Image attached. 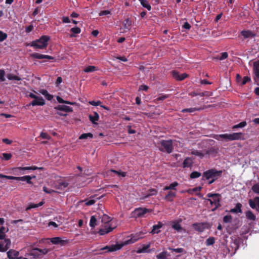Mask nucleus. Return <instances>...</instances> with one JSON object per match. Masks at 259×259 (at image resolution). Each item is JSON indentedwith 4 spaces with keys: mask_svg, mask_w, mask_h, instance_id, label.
Listing matches in <instances>:
<instances>
[{
    "mask_svg": "<svg viewBox=\"0 0 259 259\" xmlns=\"http://www.w3.org/2000/svg\"><path fill=\"white\" fill-rule=\"evenodd\" d=\"M71 32L75 34H78L80 32L81 30L79 27H75L72 28L70 30Z\"/></svg>",
    "mask_w": 259,
    "mask_h": 259,
    "instance_id": "55",
    "label": "nucleus"
},
{
    "mask_svg": "<svg viewBox=\"0 0 259 259\" xmlns=\"http://www.w3.org/2000/svg\"><path fill=\"white\" fill-rule=\"evenodd\" d=\"M251 189L254 193L259 194V183L253 185Z\"/></svg>",
    "mask_w": 259,
    "mask_h": 259,
    "instance_id": "49",
    "label": "nucleus"
},
{
    "mask_svg": "<svg viewBox=\"0 0 259 259\" xmlns=\"http://www.w3.org/2000/svg\"><path fill=\"white\" fill-rule=\"evenodd\" d=\"M8 231V229L4 227H2L0 228V239L3 240L5 237V233Z\"/></svg>",
    "mask_w": 259,
    "mask_h": 259,
    "instance_id": "36",
    "label": "nucleus"
},
{
    "mask_svg": "<svg viewBox=\"0 0 259 259\" xmlns=\"http://www.w3.org/2000/svg\"><path fill=\"white\" fill-rule=\"evenodd\" d=\"M0 178H5L9 180H15L18 181V177L6 176L3 174H0Z\"/></svg>",
    "mask_w": 259,
    "mask_h": 259,
    "instance_id": "48",
    "label": "nucleus"
},
{
    "mask_svg": "<svg viewBox=\"0 0 259 259\" xmlns=\"http://www.w3.org/2000/svg\"><path fill=\"white\" fill-rule=\"evenodd\" d=\"M40 136L41 138L44 139L49 140L50 138V136L46 133L41 132Z\"/></svg>",
    "mask_w": 259,
    "mask_h": 259,
    "instance_id": "62",
    "label": "nucleus"
},
{
    "mask_svg": "<svg viewBox=\"0 0 259 259\" xmlns=\"http://www.w3.org/2000/svg\"><path fill=\"white\" fill-rule=\"evenodd\" d=\"M169 96L168 95H160L159 97L157 98V101H163L166 98H168Z\"/></svg>",
    "mask_w": 259,
    "mask_h": 259,
    "instance_id": "60",
    "label": "nucleus"
},
{
    "mask_svg": "<svg viewBox=\"0 0 259 259\" xmlns=\"http://www.w3.org/2000/svg\"><path fill=\"white\" fill-rule=\"evenodd\" d=\"M113 228L111 226H109L108 225H106L104 228H102L99 230V233L100 235H104L113 230Z\"/></svg>",
    "mask_w": 259,
    "mask_h": 259,
    "instance_id": "21",
    "label": "nucleus"
},
{
    "mask_svg": "<svg viewBox=\"0 0 259 259\" xmlns=\"http://www.w3.org/2000/svg\"><path fill=\"white\" fill-rule=\"evenodd\" d=\"M172 227L173 229L177 231H180L182 230V227L178 223L173 224Z\"/></svg>",
    "mask_w": 259,
    "mask_h": 259,
    "instance_id": "54",
    "label": "nucleus"
},
{
    "mask_svg": "<svg viewBox=\"0 0 259 259\" xmlns=\"http://www.w3.org/2000/svg\"><path fill=\"white\" fill-rule=\"evenodd\" d=\"M55 109L65 112H72L73 111V109L71 107L64 105H58L55 107Z\"/></svg>",
    "mask_w": 259,
    "mask_h": 259,
    "instance_id": "19",
    "label": "nucleus"
},
{
    "mask_svg": "<svg viewBox=\"0 0 259 259\" xmlns=\"http://www.w3.org/2000/svg\"><path fill=\"white\" fill-rule=\"evenodd\" d=\"M88 138H93V135L92 133H84L81 134L79 137V139L80 140L82 139H87Z\"/></svg>",
    "mask_w": 259,
    "mask_h": 259,
    "instance_id": "41",
    "label": "nucleus"
},
{
    "mask_svg": "<svg viewBox=\"0 0 259 259\" xmlns=\"http://www.w3.org/2000/svg\"><path fill=\"white\" fill-rule=\"evenodd\" d=\"M240 35L243 37V39H247L254 37L256 35V34L251 30H242L240 32V35H239V37H240Z\"/></svg>",
    "mask_w": 259,
    "mask_h": 259,
    "instance_id": "9",
    "label": "nucleus"
},
{
    "mask_svg": "<svg viewBox=\"0 0 259 259\" xmlns=\"http://www.w3.org/2000/svg\"><path fill=\"white\" fill-rule=\"evenodd\" d=\"M150 210L146 208H139L135 210L136 215L138 217H142L146 213L150 212Z\"/></svg>",
    "mask_w": 259,
    "mask_h": 259,
    "instance_id": "18",
    "label": "nucleus"
},
{
    "mask_svg": "<svg viewBox=\"0 0 259 259\" xmlns=\"http://www.w3.org/2000/svg\"><path fill=\"white\" fill-rule=\"evenodd\" d=\"M46 240H49L53 244L64 246L68 243V240H63L59 237H53L52 238H46Z\"/></svg>",
    "mask_w": 259,
    "mask_h": 259,
    "instance_id": "6",
    "label": "nucleus"
},
{
    "mask_svg": "<svg viewBox=\"0 0 259 259\" xmlns=\"http://www.w3.org/2000/svg\"><path fill=\"white\" fill-rule=\"evenodd\" d=\"M168 249L171 252H176L177 253H182L184 251V249L182 248H172L171 247H168Z\"/></svg>",
    "mask_w": 259,
    "mask_h": 259,
    "instance_id": "51",
    "label": "nucleus"
},
{
    "mask_svg": "<svg viewBox=\"0 0 259 259\" xmlns=\"http://www.w3.org/2000/svg\"><path fill=\"white\" fill-rule=\"evenodd\" d=\"M35 250L39 251V253L40 254V255L47 254L50 251V249L47 248L40 249L39 248H36Z\"/></svg>",
    "mask_w": 259,
    "mask_h": 259,
    "instance_id": "47",
    "label": "nucleus"
},
{
    "mask_svg": "<svg viewBox=\"0 0 259 259\" xmlns=\"http://www.w3.org/2000/svg\"><path fill=\"white\" fill-rule=\"evenodd\" d=\"M132 22L128 18H126L123 22V26L125 29L129 30L132 25Z\"/></svg>",
    "mask_w": 259,
    "mask_h": 259,
    "instance_id": "33",
    "label": "nucleus"
},
{
    "mask_svg": "<svg viewBox=\"0 0 259 259\" xmlns=\"http://www.w3.org/2000/svg\"><path fill=\"white\" fill-rule=\"evenodd\" d=\"M19 252L14 249H10L7 252V256L9 259H20L18 257Z\"/></svg>",
    "mask_w": 259,
    "mask_h": 259,
    "instance_id": "14",
    "label": "nucleus"
},
{
    "mask_svg": "<svg viewBox=\"0 0 259 259\" xmlns=\"http://www.w3.org/2000/svg\"><path fill=\"white\" fill-rule=\"evenodd\" d=\"M249 206L252 209H256L259 212V197H255L253 200L250 199L248 200Z\"/></svg>",
    "mask_w": 259,
    "mask_h": 259,
    "instance_id": "7",
    "label": "nucleus"
},
{
    "mask_svg": "<svg viewBox=\"0 0 259 259\" xmlns=\"http://www.w3.org/2000/svg\"><path fill=\"white\" fill-rule=\"evenodd\" d=\"M253 72L257 78H259V61L253 63Z\"/></svg>",
    "mask_w": 259,
    "mask_h": 259,
    "instance_id": "30",
    "label": "nucleus"
},
{
    "mask_svg": "<svg viewBox=\"0 0 259 259\" xmlns=\"http://www.w3.org/2000/svg\"><path fill=\"white\" fill-rule=\"evenodd\" d=\"M97 219L96 217L94 215L92 216L90 221V227L93 228L95 227L96 224Z\"/></svg>",
    "mask_w": 259,
    "mask_h": 259,
    "instance_id": "45",
    "label": "nucleus"
},
{
    "mask_svg": "<svg viewBox=\"0 0 259 259\" xmlns=\"http://www.w3.org/2000/svg\"><path fill=\"white\" fill-rule=\"evenodd\" d=\"M171 74L174 78L177 80L182 81L188 77V74L186 73L180 74L176 70L171 71Z\"/></svg>",
    "mask_w": 259,
    "mask_h": 259,
    "instance_id": "8",
    "label": "nucleus"
},
{
    "mask_svg": "<svg viewBox=\"0 0 259 259\" xmlns=\"http://www.w3.org/2000/svg\"><path fill=\"white\" fill-rule=\"evenodd\" d=\"M242 205L240 203H237L234 208L230 209V212L234 213H242Z\"/></svg>",
    "mask_w": 259,
    "mask_h": 259,
    "instance_id": "24",
    "label": "nucleus"
},
{
    "mask_svg": "<svg viewBox=\"0 0 259 259\" xmlns=\"http://www.w3.org/2000/svg\"><path fill=\"white\" fill-rule=\"evenodd\" d=\"M230 141L234 140H244V136L242 133H234L230 134Z\"/></svg>",
    "mask_w": 259,
    "mask_h": 259,
    "instance_id": "15",
    "label": "nucleus"
},
{
    "mask_svg": "<svg viewBox=\"0 0 259 259\" xmlns=\"http://www.w3.org/2000/svg\"><path fill=\"white\" fill-rule=\"evenodd\" d=\"M176 196V194L175 192L169 191L168 192L167 194L165 196L164 199L171 202L173 200V198L175 197Z\"/></svg>",
    "mask_w": 259,
    "mask_h": 259,
    "instance_id": "29",
    "label": "nucleus"
},
{
    "mask_svg": "<svg viewBox=\"0 0 259 259\" xmlns=\"http://www.w3.org/2000/svg\"><path fill=\"white\" fill-rule=\"evenodd\" d=\"M18 181H26L27 184H32L30 176H25L23 177H18Z\"/></svg>",
    "mask_w": 259,
    "mask_h": 259,
    "instance_id": "32",
    "label": "nucleus"
},
{
    "mask_svg": "<svg viewBox=\"0 0 259 259\" xmlns=\"http://www.w3.org/2000/svg\"><path fill=\"white\" fill-rule=\"evenodd\" d=\"M3 158L6 160H9L12 157V154L11 153H4L3 154Z\"/></svg>",
    "mask_w": 259,
    "mask_h": 259,
    "instance_id": "61",
    "label": "nucleus"
},
{
    "mask_svg": "<svg viewBox=\"0 0 259 259\" xmlns=\"http://www.w3.org/2000/svg\"><path fill=\"white\" fill-rule=\"evenodd\" d=\"M231 220H232V217L230 215H225L223 218V221L225 223H230V222H231Z\"/></svg>",
    "mask_w": 259,
    "mask_h": 259,
    "instance_id": "56",
    "label": "nucleus"
},
{
    "mask_svg": "<svg viewBox=\"0 0 259 259\" xmlns=\"http://www.w3.org/2000/svg\"><path fill=\"white\" fill-rule=\"evenodd\" d=\"M178 185H179V184L177 182H175L170 184L169 185L170 190H176V187L178 186Z\"/></svg>",
    "mask_w": 259,
    "mask_h": 259,
    "instance_id": "58",
    "label": "nucleus"
},
{
    "mask_svg": "<svg viewBox=\"0 0 259 259\" xmlns=\"http://www.w3.org/2000/svg\"><path fill=\"white\" fill-rule=\"evenodd\" d=\"M120 248V246L118 245H112L111 246H106L102 248V250H106V252H112L116 251Z\"/></svg>",
    "mask_w": 259,
    "mask_h": 259,
    "instance_id": "20",
    "label": "nucleus"
},
{
    "mask_svg": "<svg viewBox=\"0 0 259 259\" xmlns=\"http://www.w3.org/2000/svg\"><path fill=\"white\" fill-rule=\"evenodd\" d=\"M89 118L90 120V121L93 124H98V121L99 120V114L96 112L94 111L93 112V114H91L89 115Z\"/></svg>",
    "mask_w": 259,
    "mask_h": 259,
    "instance_id": "13",
    "label": "nucleus"
},
{
    "mask_svg": "<svg viewBox=\"0 0 259 259\" xmlns=\"http://www.w3.org/2000/svg\"><path fill=\"white\" fill-rule=\"evenodd\" d=\"M215 242V239L213 237H209L206 239V245L210 246L213 245Z\"/></svg>",
    "mask_w": 259,
    "mask_h": 259,
    "instance_id": "44",
    "label": "nucleus"
},
{
    "mask_svg": "<svg viewBox=\"0 0 259 259\" xmlns=\"http://www.w3.org/2000/svg\"><path fill=\"white\" fill-rule=\"evenodd\" d=\"M167 252L163 251L156 255L157 259H168L167 258Z\"/></svg>",
    "mask_w": 259,
    "mask_h": 259,
    "instance_id": "40",
    "label": "nucleus"
},
{
    "mask_svg": "<svg viewBox=\"0 0 259 259\" xmlns=\"http://www.w3.org/2000/svg\"><path fill=\"white\" fill-rule=\"evenodd\" d=\"M84 201L85 202V204L87 206L92 205L96 202L94 199L85 200Z\"/></svg>",
    "mask_w": 259,
    "mask_h": 259,
    "instance_id": "57",
    "label": "nucleus"
},
{
    "mask_svg": "<svg viewBox=\"0 0 259 259\" xmlns=\"http://www.w3.org/2000/svg\"><path fill=\"white\" fill-rule=\"evenodd\" d=\"M202 189L201 187H197L193 189H190L188 190L189 194H193V192H197L200 191Z\"/></svg>",
    "mask_w": 259,
    "mask_h": 259,
    "instance_id": "50",
    "label": "nucleus"
},
{
    "mask_svg": "<svg viewBox=\"0 0 259 259\" xmlns=\"http://www.w3.org/2000/svg\"><path fill=\"white\" fill-rule=\"evenodd\" d=\"M192 226L193 228L197 231L202 233L206 229H208L210 228V225L208 223H195L193 224Z\"/></svg>",
    "mask_w": 259,
    "mask_h": 259,
    "instance_id": "5",
    "label": "nucleus"
},
{
    "mask_svg": "<svg viewBox=\"0 0 259 259\" xmlns=\"http://www.w3.org/2000/svg\"><path fill=\"white\" fill-rule=\"evenodd\" d=\"M222 173V170H217L214 168L208 169L203 173L201 180H208V184L210 185L221 177Z\"/></svg>",
    "mask_w": 259,
    "mask_h": 259,
    "instance_id": "1",
    "label": "nucleus"
},
{
    "mask_svg": "<svg viewBox=\"0 0 259 259\" xmlns=\"http://www.w3.org/2000/svg\"><path fill=\"white\" fill-rule=\"evenodd\" d=\"M45 104V101L41 97H38L37 99L33 100L27 106H43Z\"/></svg>",
    "mask_w": 259,
    "mask_h": 259,
    "instance_id": "12",
    "label": "nucleus"
},
{
    "mask_svg": "<svg viewBox=\"0 0 259 259\" xmlns=\"http://www.w3.org/2000/svg\"><path fill=\"white\" fill-rule=\"evenodd\" d=\"M7 77L9 80H16L18 81L21 80L20 77L15 75L12 73L8 74Z\"/></svg>",
    "mask_w": 259,
    "mask_h": 259,
    "instance_id": "39",
    "label": "nucleus"
},
{
    "mask_svg": "<svg viewBox=\"0 0 259 259\" xmlns=\"http://www.w3.org/2000/svg\"><path fill=\"white\" fill-rule=\"evenodd\" d=\"M140 2L141 5L146 8L148 10L150 11L151 9V6L149 4L146 0H139Z\"/></svg>",
    "mask_w": 259,
    "mask_h": 259,
    "instance_id": "37",
    "label": "nucleus"
},
{
    "mask_svg": "<svg viewBox=\"0 0 259 259\" xmlns=\"http://www.w3.org/2000/svg\"><path fill=\"white\" fill-rule=\"evenodd\" d=\"M32 56L33 58L38 59H47L48 60H54L53 57L47 55L40 54L37 53H33Z\"/></svg>",
    "mask_w": 259,
    "mask_h": 259,
    "instance_id": "17",
    "label": "nucleus"
},
{
    "mask_svg": "<svg viewBox=\"0 0 259 259\" xmlns=\"http://www.w3.org/2000/svg\"><path fill=\"white\" fill-rule=\"evenodd\" d=\"M201 176V174L200 172L194 171L191 173L190 177L191 179H196L200 177Z\"/></svg>",
    "mask_w": 259,
    "mask_h": 259,
    "instance_id": "42",
    "label": "nucleus"
},
{
    "mask_svg": "<svg viewBox=\"0 0 259 259\" xmlns=\"http://www.w3.org/2000/svg\"><path fill=\"white\" fill-rule=\"evenodd\" d=\"M192 165V160L189 157H187L183 163V167L184 168L190 167Z\"/></svg>",
    "mask_w": 259,
    "mask_h": 259,
    "instance_id": "27",
    "label": "nucleus"
},
{
    "mask_svg": "<svg viewBox=\"0 0 259 259\" xmlns=\"http://www.w3.org/2000/svg\"><path fill=\"white\" fill-rule=\"evenodd\" d=\"M98 70V68L95 66H88L84 69V71L85 72L89 73L94 72Z\"/></svg>",
    "mask_w": 259,
    "mask_h": 259,
    "instance_id": "38",
    "label": "nucleus"
},
{
    "mask_svg": "<svg viewBox=\"0 0 259 259\" xmlns=\"http://www.w3.org/2000/svg\"><path fill=\"white\" fill-rule=\"evenodd\" d=\"M172 144V141L171 140H161L158 143V149L162 152L170 154L173 151L174 147Z\"/></svg>",
    "mask_w": 259,
    "mask_h": 259,
    "instance_id": "4",
    "label": "nucleus"
},
{
    "mask_svg": "<svg viewBox=\"0 0 259 259\" xmlns=\"http://www.w3.org/2000/svg\"><path fill=\"white\" fill-rule=\"evenodd\" d=\"M214 150L213 149V148H211L210 149H207V150H205L203 151V152L204 153V155L206 154V155H209V154H211L213 153H214Z\"/></svg>",
    "mask_w": 259,
    "mask_h": 259,
    "instance_id": "59",
    "label": "nucleus"
},
{
    "mask_svg": "<svg viewBox=\"0 0 259 259\" xmlns=\"http://www.w3.org/2000/svg\"><path fill=\"white\" fill-rule=\"evenodd\" d=\"M144 234L142 232H140L139 233H136L134 235H132L131 238L130 240L127 241V243H133L137 241H138L139 239L142 238L143 237V235Z\"/></svg>",
    "mask_w": 259,
    "mask_h": 259,
    "instance_id": "11",
    "label": "nucleus"
},
{
    "mask_svg": "<svg viewBox=\"0 0 259 259\" xmlns=\"http://www.w3.org/2000/svg\"><path fill=\"white\" fill-rule=\"evenodd\" d=\"M250 81H251V79L249 77H248L247 76H244L242 80L241 84L242 85H243L245 84L247 82H249Z\"/></svg>",
    "mask_w": 259,
    "mask_h": 259,
    "instance_id": "53",
    "label": "nucleus"
},
{
    "mask_svg": "<svg viewBox=\"0 0 259 259\" xmlns=\"http://www.w3.org/2000/svg\"><path fill=\"white\" fill-rule=\"evenodd\" d=\"M40 93L49 101H51L53 98V96L50 94L46 90H41Z\"/></svg>",
    "mask_w": 259,
    "mask_h": 259,
    "instance_id": "31",
    "label": "nucleus"
},
{
    "mask_svg": "<svg viewBox=\"0 0 259 259\" xmlns=\"http://www.w3.org/2000/svg\"><path fill=\"white\" fill-rule=\"evenodd\" d=\"M7 34L0 30V41L2 42L7 38Z\"/></svg>",
    "mask_w": 259,
    "mask_h": 259,
    "instance_id": "52",
    "label": "nucleus"
},
{
    "mask_svg": "<svg viewBox=\"0 0 259 259\" xmlns=\"http://www.w3.org/2000/svg\"><path fill=\"white\" fill-rule=\"evenodd\" d=\"M246 124H247V123L246 121H242L237 124H236V125H234V126H233L232 129L234 130V129L237 128H242V127L245 126L246 125Z\"/></svg>",
    "mask_w": 259,
    "mask_h": 259,
    "instance_id": "46",
    "label": "nucleus"
},
{
    "mask_svg": "<svg viewBox=\"0 0 259 259\" xmlns=\"http://www.w3.org/2000/svg\"><path fill=\"white\" fill-rule=\"evenodd\" d=\"M149 247V245H145L142 247V248L139 249L138 250V253L145 252L146 251L147 249Z\"/></svg>",
    "mask_w": 259,
    "mask_h": 259,
    "instance_id": "64",
    "label": "nucleus"
},
{
    "mask_svg": "<svg viewBox=\"0 0 259 259\" xmlns=\"http://www.w3.org/2000/svg\"><path fill=\"white\" fill-rule=\"evenodd\" d=\"M102 102L100 101H92L89 102V104L93 106H100Z\"/></svg>",
    "mask_w": 259,
    "mask_h": 259,
    "instance_id": "63",
    "label": "nucleus"
},
{
    "mask_svg": "<svg viewBox=\"0 0 259 259\" xmlns=\"http://www.w3.org/2000/svg\"><path fill=\"white\" fill-rule=\"evenodd\" d=\"M43 167H38L36 166H31L27 167H18L15 168L16 171L18 170H36V169H43Z\"/></svg>",
    "mask_w": 259,
    "mask_h": 259,
    "instance_id": "23",
    "label": "nucleus"
},
{
    "mask_svg": "<svg viewBox=\"0 0 259 259\" xmlns=\"http://www.w3.org/2000/svg\"><path fill=\"white\" fill-rule=\"evenodd\" d=\"M148 192L149 193L145 196V198H148L152 195H156L157 194V191L155 189H150Z\"/></svg>",
    "mask_w": 259,
    "mask_h": 259,
    "instance_id": "43",
    "label": "nucleus"
},
{
    "mask_svg": "<svg viewBox=\"0 0 259 259\" xmlns=\"http://www.w3.org/2000/svg\"><path fill=\"white\" fill-rule=\"evenodd\" d=\"M44 204V201H41L38 204H34V203H30L28 204L27 207L26 208V210H28L32 208L38 207L39 206L42 205Z\"/></svg>",
    "mask_w": 259,
    "mask_h": 259,
    "instance_id": "26",
    "label": "nucleus"
},
{
    "mask_svg": "<svg viewBox=\"0 0 259 259\" xmlns=\"http://www.w3.org/2000/svg\"><path fill=\"white\" fill-rule=\"evenodd\" d=\"M5 246L3 243H0V252H5L10 247L11 242L10 239H5Z\"/></svg>",
    "mask_w": 259,
    "mask_h": 259,
    "instance_id": "16",
    "label": "nucleus"
},
{
    "mask_svg": "<svg viewBox=\"0 0 259 259\" xmlns=\"http://www.w3.org/2000/svg\"><path fill=\"white\" fill-rule=\"evenodd\" d=\"M35 249L36 248H33L31 252L28 253V256H30V257L31 256H32L33 258L38 257L40 255V254L39 253L38 251L36 250Z\"/></svg>",
    "mask_w": 259,
    "mask_h": 259,
    "instance_id": "35",
    "label": "nucleus"
},
{
    "mask_svg": "<svg viewBox=\"0 0 259 259\" xmlns=\"http://www.w3.org/2000/svg\"><path fill=\"white\" fill-rule=\"evenodd\" d=\"M50 37L47 35H42L39 39L32 41L31 46L35 49H43L46 48Z\"/></svg>",
    "mask_w": 259,
    "mask_h": 259,
    "instance_id": "3",
    "label": "nucleus"
},
{
    "mask_svg": "<svg viewBox=\"0 0 259 259\" xmlns=\"http://www.w3.org/2000/svg\"><path fill=\"white\" fill-rule=\"evenodd\" d=\"M162 223L159 222L157 225L153 226L152 230L150 232V233L152 234L159 233L160 232L159 229L162 227Z\"/></svg>",
    "mask_w": 259,
    "mask_h": 259,
    "instance_id": "22",
    "label": "nucleus"
},
{
    "mask_svg": "<svg viewBox=\"0 0 259 259\" xmlns=\"http://www.w3.org/2000/svg\"><path fill=\"white\" fill-rule=\"evenodd\" d=\"M214 139L218 141H230V134H224L220 135H214L213 137Z\"/></svg>",
    "mask_w": 259,
    "mask_h": 259,
    "instance_id": "10",
    "label": "nucleus"
},
{
    "mask_svg": "<svg viewBox=\"0 0 259 259\" xmlns=\"http://www.w3.org/2000/svg\"><path fill=\"white\" fill-rule=\"evenodd\" d=\"M191 154L195 156H197L200 158H202L204 156V152H202L197 150L192 149L191 152Z\"/></svg>",
    "mask_w": 259,
    "mask_h": 259,
    "instance_id": "34",
    "label": "nucleus"
},
{
    "mask_svg": "<svg viewBox=\"0 0 259 259\" xmlns=\"http://www.w3.org/2000/svg\"><path fill=\"white\" fill-rule=\"evenodd\" d=\"M203 109H204L203 107H199V108L195 107V108H185V109H183L181 111V112L183 113H185V112L192 113V112H195L196 111H200Z\"/></svg>",
    "mask_w": 259,
    "mask_h": 259,
    "instance_id": "25",
    "label": "nucleus"
},
{
    "mask_svg": "<svg viewBox=\"0 0 259 259\" xmlns=\"http://www.w3.org/2000/svg\"><path fill=\"white\" fill-rule=\"evenodd\" d=\"M246 218L248 220L254 221L256 220L255 215L250 210H248L245 213Z\"/></svg>",
    "mask_w": 259,
    "mask_h": 259,
    "instance_id": "28",
    "label": "nucleus"
},
{
    "mask_svg": "<svg viewBox=\"0 0 259 259\" xmlns=\"http://www.w3.org/2000/svg\"><path fill=\"white\" fill-rule=\"evenodd\" d=\"M206 196L211 199H207L212 207H213L211 210L214 211L216 210L221 205L220 204L221 200V196L219 193H209L207 194Z\"/></svg>",
    "mask_w": 259,
    "mask_h": 259,
    "instance_id": "2",
    "label": "nucleus"
}]
</instances>
